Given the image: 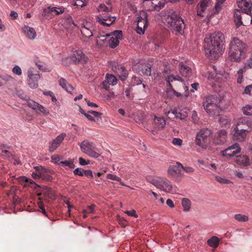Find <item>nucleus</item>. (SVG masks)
Masks as SVG:
<instances>
[{"label": "nucleus", "mask_w": 252, "mask_h": 252, "mask_svg": "<svg viewBox=\"0 0 252 252\" xmlns=\"http://www.w3.org/2000/svg\"><path fill=\"white\" fill-rule=\"evenodd\" d=\"M182 167H183V165L178 162L176 163V165L169 166L168 170V173L172 177H176L178 176V175H181Z\"/></svg>", "instance_id": "19"}, {"label": "nucleus", "mask_w": 252, "mask_h": 252, "mask_svg": "<svg viewBox=\"0 0 252 252\" xmlns=\"http://www.w3.org/2000/svg\"><path fill=\"white\" fill-rule=\"evenodd\" d=\"M112 7H108L104 4H100L98 8V11L111 12L112 11Z\"/></svg>", "instance_id": "45"}, {"label": "nucleus", "mask_w": 252, "mask_h": 252, "mask_svg": "<svg viewBox=\"0 0 252 252\" xmlns=\"http://www.w3.org/2000/svg\"><path fill=\"white\" fill-rule=\"evenodd\" d=\"M51 158L52 161L56 164L61 165V162H63V158L62 156L54 155L51 156Z\"/></svg>", "instance_id": "41"}, {"label": "nucleus", "mask_w": 252, "mask_h": 252, "mask_svg": "<svg viewBox=\"0 0 252 252\" xmlns=\"http://www.w3.org/2000/svg\"><path fill=\"white\" fill-rule=\"evenodd\" d=\"M179 71L182 76L184 77L189 78L192 75L191 68L183 63L179 64Z\"/></svg>", "instance_id": "24"}, {"label": "nucleus", "mask_w": 252, "mask_h": 252, "mask_svg": "<svg viewBox=\"0 0 252 252\" xmlns=\"http://www.w3.org/2000/svg\"><path fill=\"white\" fill-rule=\"evenodd\" d=\"M244 93L252 95V84L246 87L244 90Z\"/></svg>", "instance_id": "58"}, {"label": "nucleus", "mask_w": 252, "mask_h": 252, "mask_svg": "<svg viewBox=\"0 0 252 252\" xmlns=\"http://www.w3.org/2000/svg\"><path fill=\"white\" fill-rule=\"evenodd\" d=\"M83 171L84 170L81 168H77L74 170L73 173L76 175L82 176H83Z\"/></svg>", "instance_id": "59"}, {"label": "nucleus", "mask_w": 252, "mask_h": 252, "mask_svg": "<svg viewBox=\"0 0 252 252\" xmlns=\"http://www.w3.org/2000/svg\"><path fill=\"white\" fill-rule=\"evenodd\" d=\"M111 65L112 70L119 75L120 79L122 81H125L126 79L128 73L125 67L115 62H112Z\"/></svg>", "instance_id": "12"}, {"label": "nucleus", "mask_w": 252, "mask_h": 252, "mask_svg": "<svg viewBox=\"0 0 252 252\" xmlns=\"http://www.w3.org/2000/svg\"><path fill=\"white\" fill-rule=\"evenodd\" d=\"M252 126V121H251L250 118L248 117H242L239 119L237 126L236 127H239L240 126L245 127V129H251Z\"/></svg>", "instance_id": "23"}, {"label": "nucleus", "mask_w": 252, "mask_h": 252, "mask_svg": "<svg viewBox=\"0 0 252 252\" xmlns=\"http://www.w3.org/2000/svg\"><path fill=\"white\" fill-rule=\"evenodd\" d=\"M154 122L156 128L158 129L163 128L166 124L165 120L163 117L155 116Z\"/></svg>", "instance_id": "30"}, {"label": "nucleus", "mask_w": 252, "mask_h": 252, "mask_svg": "<svg viewBox=\"0 0 252 252\" xmlns=\"http://www.w3.org/2000/svg\"><path fill=\"white\" fill-rule=\"evenodd\" d=\"M248 46L237 37H233L229 44L228 57L232 62H240L246 58Z\"/></svg>", "instance_id": "3"}, {"label": "nucleus", "mask_w": 252, "mask_h": 252, "mask_svg": "<svg viewBox=\"0 0 252 252\" xmlns=\"http://www.w3.org/2000/svg\"><path fill=\"white\" fill-rule=\"evenodd\" d=\"M244 66L247 69L252 68V54H251L250 58L247 60L244 63Z\"/></svg>", "instance_id": "49"}, {"label": "nucleus", "mask_w": 252, "mask_h": 252, "mask_svg": "<svg viewBox=\"0 0 252 252\" xmlns=\"http://www.w3.org/2000/svg\"><path fill=\"white\" fill-rule=\"evenodd\" d=\"M215 179L217 181L222 184H229L230 183H232V182L230 180L226 179L225 178H223L219 176H216Z\"/></svg>", "instance_id": "42"}, {"label": "nucleus", "mask_w": 252, "mask_h": 252, "mask_svg": "<svg viewBox=\"0 0 252 252\" xmlns=\"http://www.w3.org/2000/svg\"><path fill=\"white\" fill-rule=\"evenodd\" d=\"M247 70V68H245L244 66L243 67L240 68L237 72V82L238 83H241L242 82V79H243V74Z\"/></svg>", "instance_id": "39"}, {"label": "nucleus", "mask_w": 252, "mask_h": 252, "mask_svg": "<svg viewBox=\"0 0 252 252\" xmlns=\"http://www.w3.org/2000/svg\"><path fill=\"white\" fill-rule=\"evenodd\" d=\"M59 83L60 85L68 93H71L74 89L73 87L68 84L67 81L63 78H61L59 80Z\"/></svg>", "instance_id": "31"}, {"label": "nucleus", "mask_w": 252, "mask_h": 252, "mask_svg": "<svg viewBox=\"0 0 252 252\" xmlns=\"http://www.w3.org/2000/svg\"><path fill=\"white\" fill-rule=\"evenodd\" d=\"M226 132L224 130L218 131L213 139L215 145H221L226 141Z\"/></svg>", "instance_id": "18"}, {"label": "nucleus", "mask_w": 252, "mask_h": 252, "mask_svg": "<svg viewBox=\"0 0 252 252\" xmlns=\"http://www.w3.org/2000/svg\"><path fill=\"white\" fill-rule=\"evenodd\" d=\"M117 81L118 79L114 75L107 73L106 74L105 80L101 84L102 88L107 90L109 89L110 85H116Z\"/></svg>", "instance_id": "17"}, {"label": "nucleus", "mask_w": 252, "mask_h": 252, "mask_svg": "<svg viewBox=\"0 0 252 252\" xmlns=\"http://www.w3.org/2000/svg\"><path fill=\"white\" fill-rule=\"evenodd\" d=\"M80 147L81 151L90 157L97 158L100 156L99 150L95 145L88 140L82 141Z\"/></svg>", "instance_id": "6"}, {"label": "nucleus", "mask_w": 252, "mask_h": 252, "mask_svg": "<svg viewBox=\"0 0 252 252\" xmlns=\"http://www.w3.org/2000/svg\"><path fill=\"white\" fill-rule=\"evenodd\" d=\"M47 172H43V176H41V179H43V180H47V181H50L52 180V177L48 175V174H46Z\"/></svg>", "instance_id": "63"}, {"label": "nucleus", "mask_w": 252, "mask_h": 252, "mask_svg": "<svg viewBox=\"0 0 252 252\" xmlns=\"http://www.w3.org/2000/svg\"><path fill=\"white\" fill-rule=\"evenodd\" d=\"M34 63L39 70H43V71L44 70V66L41 63L40 61H37L34 60Z\"/></svg>", "instance_id": "62"}, {"label": "nucleus", "mask_w": 252, "mask_h": 252, "mask_svg": "<svg viewBox=\"0 0 252 252\" xmlns=\"http://www.w3.org/2000/svg\"><path fill=\"white\" fill-rule=\"evenodd\" d=\"M182 169L187 173H192L194 171V169L190 166H183Z\"/></svg>", "instance_id": "64"}, {"label": "nucleus", "mask_w": 252, "mask_h": 252, "mask_svg": "<svg viewBox=\"0 0 252 252\" xmlns=\"http://www.w3.org/2000/svg\"><path fill=\"white\" fill-rule=\"evenodd\" d=\"M237 3L240 9L236 10L244 11L247 14L251 13L252 6L251 0H237Z\"/></svg>", "instance_id": "16"}, {"label": "nucleus", "mask_w": 252, "mask_h": 252, "mask_svg": "<svg viewBox=\"0 0 252 252\" xmlns=\"http://www.w3.org/2000/svg\"><path fill=\"white\" fill-rule=\"evenodd\" d=\"M220 124L222 126H225L229 124V121L225 117H221L219 119Z\"/></svg>", "instance_id": "52"}, {"label": "nucleus", "mask_w": 252, "mask_h": 252, "mask_svg": "<svg viewBox=\"0 0 252 252\" xmlns=\"http://www.w3.org/2000/svg\"><path fill=\"white\" fill-rule=\"evenodd\" d=\"M12 72L17 75H21L22 73V69L18 65H15L12 70Z\"/></svg>", "instance_id": "50"}, {"label": "nucleus", "mask_w": 252, "mask_h": 252, "mask_svg": "<svg viewBox=\"0 0 252 252\" xmlns=\"http://www.w3.org/2000/svg\"><path fill=\"white\" fill-rule=\"evenodd\" d=\"M63 133L58 135L54 140L52 141L49 146V150L50 152H54L62 143L65 136Z\"/></svg>", "instance_id": "21"}, {"label": "nucleus", "mask_w": 252, "mask_h": 252, "mask_svg": "<svg viewBox=\"0 0 252 252\" xmlns=\"http://www.w3.org/2000/svg\"><path fill=\"white\" fill-rule=\"evenodd\" d=\"M27 84L32 89L38 86V81L41 78L39 72L35 67H30L27 71Z\"/></svg>", "instance_id": "7"}, {"label": "nucleus", "mask_w": 252, "mask_h": 252, "mask_svg": "<svg viewBox=\"0 0 252 252\" xmlns=\"http://www.w3.org/2000/svg\"><path fill=\"white\" fill-rule=\"evenodd\" d=\"M36 169L37 172H36V173L33 172L32 173V177H33V179H38V178H40L41 176H43V172H48V171H49V170H47V169L44 168L41 166L36 167Z\"/></svg>", "instance_id": "32"}, {"label": "nucleus", "mask_w": 252, "mask_h": 252, "mask_svg": "<svg viewBox=\"0 0 252 252\" xmlns=\"http://www.w3.org/2000/svg\"><path fill=\"white\" fill-rule=\"evenodd\" d=\"M43 193L49 198L51 199H55V193L54 191L50 188L46 187L43 190Z\"/></svg>", "instance_id": "33"}, {"label": "nucleus", "mask_w": 252, "mask_h": 252, "mask_svg": "<svg viewBox=\"0 0 252 252\" xmlns=\"http://www.w3.org/2000/svg\"><path fill=\"white\" fill-rule=\"evenodd\" d=\"M36 110H38L39 112H42L45 115H48L49 114V111L46 110L43 106L39 104H38V106L37 107V109Z\"/></svg>", "instance_id": "53"}, {"label": "nucleus", "mask_w": 252, "mask_h": 252, "mask_svg": "<svg viewBox=\"0 0 252 252\" xmlns=\"http://www.w3.org/2000/svg\"><path fill=\"white\" fill-rule=\"evenodd\" d=\"M110 34H106L105 35H98L96 40V46L98 48H100L103 46H108V39Z\"/></svg>", "instance_id": "22"}, {"label": "nucleus", "mask_w": 252, "mask_h": 252, "mask_svg": "<svg viewBox=\"0 0 252 252\" xmlns=\"http://www.w3.org/2000/svg\"><path fill=\"white\" fill-rule=\"evenodd\" d=\"M66 60L72 61L75 64L79 63L84 64L87 62V58L82 51L76 50L74 52V55L72 57L63 60V63H64V61Z\"/></svg>", "instance_id": "11"}, {"label": "nucleus", "mask_w": 252, "mask_h": 252, "mask_svg": "<svg viewBox=\"0 0 252 252\" xmlns=\"http://www.w3.org/2000/svg\"><path fill=\"white\" fill-rule=\"evenodd\" d=\"M108 39V45L111 48L116 47L119 43V40L123 38V32H112Z\"/></svg>", "instance_id": "15"}, {"label": "nucleus", "mask_w": 252, "mask_h": 252, "mask_svg": "<svg viewBox=\"0 0 252 252\" xmlns=\"http://www.w3.org/2000/svg\"><path fill=\"white\" fill-rule=\"evenodd\" d=\"M219 100L214 95L205 97L203 100V105L206 112L211 116L219 115L220 108L219 106Z\"/></svg>", "instance_id": "4"}, {"label": "nucleus", "mask_w": 252, "mask_h": 252, "mask_svg": "<svg viewBox=\"0 0 252 252\" xmlns=\"http://www.w3.org/2000/svg\"><path fill=\"white\" fill-rule=\"evenodd\" d=\"M225 0H217V2L215 6L216 10L219 12L220 9V6Z\"/></svg>", "instance_id": "55"}, {"label": "nucleus", "mask_w": 252, "mask_h": 252, "mask_svg": "<svg viewBox=\"0 0 252 252\" xmlns=\"http://www.w3.org/2000/svg\"><path fill=\"white\" fill-rule=\"evenodd\" d=\"M210 3V0H202L198 5L197 15L200 16H203L201 15V12H203L206 10Z\"/></svg>", "instance_id": "27"}, {"label": "nucleus", "mask_w": 252, "mask_h": 252, "mask_svg": "<svg viewBox=\"0 0 252 252\" xmlns=\"http://www.w3.org/2000/svg\"><path fill=\"white\" fill-rule=\"evenodd\" d=\"M241 152V148L238 143H235L228 147L225 150L221 151L222 156L227 158H231L237 154Z\"/></svg>", "instance_id": "13"}, {"label": "nucleus", "mask_w": 252, "mask_h": 252, "mask_svg": "<svg viewBox=\"0 0 252 252\" xmlns=\"http://www.w3.org/2000/svg\"><path fill=\"white\" fill-rule=\"evenodd\" d=\"M74 5L83 7L87 5V2L85 1H84L82 0H77L76 2H75Z\"/></svg>", "instance_id": "60"}, {"label": "nucleus", "mask_w": 252, "mask_h": 252, "mask_svg": "<svg viewBox=\"0 0 252 252\" xmlns=\"http://www.w3.org/2000/svg\"><path fill=\"white\" fill-rule=\"evenodd\" d=\"M61 165L62 166H68L70 168H74L75 165L72 160H64L61 162Z\"/></svg>", "instance_id": "46"}, {"label": "nucleus", "mask_w": 252, "mask_h": 252, "mask_svg": "<svg viewBox=\"0 0 252 252\" xmlns=\"http://www.w3.org/2000/svg\"><path fill=\"white\" fill-rule=\"evenodd\" d=\"M224 41L222 32H210L204 39L205 55L210 60L218 59L222 54V47Z\"/></svg>", "instance_id": "1"}, {"label": "nucleus", "mask_w": 252, "mask_h": 252, "mask_svg": "<svg viewBox=\"0 0 252 252\" xmlns=\"http://www.w3.org/2000/svg\"><path fill=\"white\" fill-rule=\"evenodd\" d=\"M165 114H166V116L169 118H172L173 117H178V116L176 115L177 114V111L175 109L173 110H171L167 112H165Z\"/></svg>", "instance_id": "48"}, {"label": "nucleus", "mask_w": 252, "mask_h": 252, "mask_svg": "<svg viewBox=\"0 0 252 252\" xmlns=\"http://www.w3.org/2000/svg\"><path fill=\"white\" fill-rule=\"evenodd\" d=\"M25 36L28 39L33 40L37 36L36 32H24Z\"/></svg>", "instance_id": "51"}, {"label": "nucleus", "mask_w": 252, "mask_h": 252, "mask_svg": "<svg viewBox=\"0 0 252 252\" xmlns=\"http://www.w3.org/2000/svg\"><path fill=\"white\" fill-rule=\"evenodd\" d=\"M139 66H140L138 71L139 74L146 76L151 75V67L149 64H141Z\"/></svg>", "instance_id": "26"}, {"label": "nucleus", "mask_w": 252, "mask_h": 252, "mask_svg": "<svg viewBox=\"0 0 252 252\" xmlns=\"http://www.w3.org/2000/svg\"><path fill=\"white\" fill-rule=\"evenodd\" d=\"M23 181L25 183L24 185L25 186H28L31 188H33L34 189H37V188L39 187V186L37 185L33 181L30 179L24 177Z\"/></svg>", "instance_id": "34"}, {"label": "nucleus", "mask_w": 252, "mask_h": 252, "mask_svg": "<svg viewBox=\"0 0 252 252\" xmlns=\"http://www.w3.org/2000/svg\"><path fill=\"white\" fill-rule=\"evenodd\" d=\"M56 11V8L55 7H48L43 10L42 12V16H46L48 14H51L53 12Z\"/></svg>", "instance_id": "44"}, {"label": "nucleus", "mask_w": 252, "mask_h": 252, "mask_svg": "<svg viewBox=\"0 0 252 252\" xmlns=\"http://www.w3.org/2000/svg\"><path fill=\"white\" fill-rule=\"evenodd\" d=\"M172 144L176 146H181L182 145L183 141L179 138H174L172 140Z\"/></svg>", "instance_id": "56"}, {"label": "nucleus", "mask_w": 252, "mask_h": 252, "mask_svg": "<svg viewBox=\"0 0 252 252\" xmlns=\"http://www.w3.org/2000/svg\"><path fill=\"white\" fill-rule=\"evenodd\" d=\"M162 77L166 82L167 87L177 97L184 96L186 98L189 95V87L185 85L181 77L179 75L169 74L167 69L162 72Z\"/></svg>", "instance_id": "2"}, {"label": "nucleus", "mask_w": 252, "mask_h": 252, "mask_svg": "<svg viewBox=\"0 0 252 252\" xmlns=\"http://www.w3.org/2000/svg\"><path fill=\"white\" fill-rule=\"evenodd\" d=\"M28 106L32 109L36 110L37 107L38 106V103L33 100H30L28 101Z\"/></svg>", "instance_id": "54"}, {"label": "nucleus", "mask_w": 252, "mask_h": 252, "mask_svg": "<svg viewBox=\"0 0 252 252\" xmlns=\"http://www.w3.org/2000/svg\"><path fill=\"white\" fill-rule=\"evenodd\" d=\"M144 18L141 16L139 17L138 19L137 20L136 28L138 31H136V32H145L146 30L148 24V22L147 19V14L144 13Z\"/></svg>", "instance_id": "20"}, {"label": "nucleus", "mask_w": 252, "mask_h": 252, "mask_svg": "<svg viewBox=\"0 0 252 252\" xmlns=\"http://www.w3.org/2000/svg\"><path fill=\"white\" fill-rule=\"evenodd\" d=\"M107 178L108 179H110V180H114V181L119 182H120V183L122 185L124 186V185L122 183H121V181H122L121 179L115 175L108 174L107 175Z\"/></svg>", "instance_id": "47"}, {"label": "nucleus", "mask_w": 252, "mask_h": 252, "mask_svg": "<svg viewBox=\"0 0 252 252\" xmlns=\"http://www.w3.org/2000/svg\"><path fill=\"white\" fill-rule=\"evenodd\" d=\"M243 113L246 115L251 116L252 115V106L246 105L242 108Z\"/></svg>", "instance_id": "43"}, {"label": "nucleus", "mask_w": 252, "mask_h": 252, "mask_svg": "<svg viewBox=\"0 0 252 252\" xmlns=\"http://www.w3.org/2000/svg\"><path fill=\"white\" fill-rule=\"evenodd\" d=\"M182 205L184 208V210L188 211L190 208V201L189 199L184 198L182 200Z\"/></svg>", "instance_id": "38"}, {"label": "nucleus", "mask_w": 252, "mask_h": 252, "mask_svg": "<svg viewBox=\"0 0 252 252\" xmlns=\"http://www.w3.org/2000/svg\"><path fill=\"white\" fill-rule=\"evenodd\" d=\"M219 242L220 240L217 237L213 236L207 241V243L210 247L216 248L218 247Z\"/></svg>", "instance_id": "35"}, {"label": "nucleus", "mask_w": 252, "mask_h": 252, "mask_svg": "<svg viewBox=\"0 0 252 252\" xmlns=\"http://www.w3.org/2000/svg\"><path fill=\"white\" fill-rule=\"evenodd\" d=\"M153 7H147L149 11H159L164 6L165 3V0H153Z\"/></svg>", "instance_id": "25"}, {"label": "nucleus", "mask_w": 252, "mask_h": 252, "mask_svg": "<svg viewBox=\"0 0 252 252\" xmlns=\"http://www.w3.org/2000/svg\"><path fill=\"white\" fill-rule=\"evenodd\" d=\"M234 21L237 28L241 25L247 26L250 22L252 23L251 13L247 14L244 11L236 10L234 13Z\"/></svg>", "instance_id": "8"}, {"label": "nucleus", "mask_w": 252, "mask_h": 252, "mask_svg": "<svg viewBox=\"0 0 252 252\" xmlns=\"http://www.w3.org/2000/svg\"><path fill=\"white\" fill-rule=\"evenodd\" d=\"M211 131L208 128L202 129L197 134L195 142L199 146L205 148L207 147L209 141V136Z\"/></svg>", "instance_id": "9"}, {"label": "nucleus", "mask_w": 252, "mask_h": 252, "mask_svg": "<svg viewBox=\"0 0 252 252\" xmlns=\"http://www.w3.org/2000/svg\"><path fill=\"white\" fill-rule=\"evenodd\" d=\"M245 128L243 126H240V128L238 127L234 128L232 133L233 140L241 142L245 139L247 133L250 132V129Z\"/></svg>", "instance_id": "14"}, {"label": "nucleus", "mask_w": 252, "mask_h": 252, "mask_svg": "<svg viewBox=\"0 0 252 252\" xmlns=\"http://www.w3.org/2000/svg\"><path fill=\"white\" fill-rule=\"evenodd\" d=\"M235 161L238 164L244 166H247L250 165L249 158L245 155L237 156Z\"/></svg>", "instance_id": "28"}, {"label": "nucleus", "mask_w": 252, "mask_h": 252, "mask_svg": "<svg viewBox=\"0 0 252 252\" xmlns=\"http://www.w3.org/2000/svg\"><path fill=\"white\" fill-rule=\"evenodd\" d=\"M79 162L80 164H81V165H87L90 163V161L89 160H86L82 158H79Z\"/></svg>", "instance_id": "61"}, {"label": "nucleus", "mask_w": 252, "mask_h": 252, "mask_svg": "<svg viewBox=\"0 0 252 252\" xmlns=\"http://www.w3.org/2000/svg\"><path fill=\"white\" fill-rule=\"evenodd\" d=\"M94 207L95 205L92 204L88 206L86 209H84L83 211V213L84 214L83 218H86L87 217V214H88L93 213L94 212Z\"/></svg>", "instance_id": "40"}, {"label": "nucleus", "mask_w": 252, "mask_h": 252, "mask_svg": "<svg viewBox=\"0 0 252 252\" xmlns=\"http://www.w3.org/2000/svg\"><path fill=\"white\" fill-rule=\"evenodd\" d=\"M234 218L236 220L239 222H246L249 220V217L244 215L237 214L235 215Z\"/></svg>", "instance_id": "37"}, {"label": "nucleus", "mask_w": 252, "mask_h": 252, "mask_svg": "<svg viewBox=\"0 0 252 252\" xmlns=\"http://www.w3.org/2000/svg\"><path fill=\"white\" fill-rule=\"evenodd\" d=\"M150 182L158 188L164 191L169 192L172 189V186L170 182L165 178H158L157 179H153Z\"/></svg>", "instance_id": "10"}, {"label": "nucleus", "mask_w": 252, "mask_h": 252, "mask_svg": "<svg viewBox=\"0 0 252 252\" xmlns=\"http://www.w3.org/2000/svg\"><path fill=\"white\" fill-rule=\"evenodd\" d=\"M3 79L4 80L5 85L10 86L14 84L15 82V79L10 75H3Z\"/></svg>", "instance_id": "36"}, {"label": "nucleus", "mask_w": 252, "mask_h": 252, "mask_svg": "<svg viewBox=\"0 0 252 252\" xmlns=\"http://www.w3.org/2000/svg\"><path fill=\"white\" fill-rule=\"evenodd\" d=\"M165 22L176 32H181L185 29V25L183 20L175 12L167 15L165 18Z\"/></svg>", "instance_id": "5"}, {"label": "nucleus", "mask_w": 252, "mask_h": 252, "mask_svg": "<svg viewBox=\"0 0 252 252\" xmlns=\"http://www.w3.org/2000/svg\"><path fill=\"white\" fill-rule=\"evenodd\" d=\"M153 1V0H144L143 4L147 9V7H152Z\"/></svg>", "instance_id": "57"}, {"label": "nucleus", "mask_w": 252, "mask_h": 252, "mask_svg": "<svg viewBox=\"0 0 252 252\" xmlns=\"http://www.w3.org/2000/svg\"><path fill=\"white\" fill-rule=\"evenodd\" d=\"M109 18L110 19L103 18L102 16L101 15L97 17L98 22H99L101 25L107 27L110 26L116 20V18L115 17L109 16Z\"/></svg>", "instance_id": "29"}]
</instances>
